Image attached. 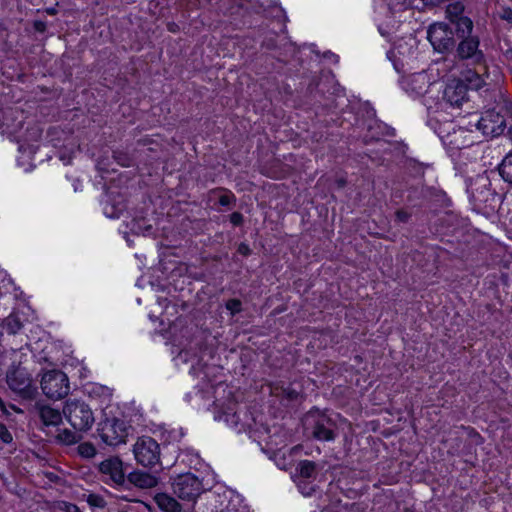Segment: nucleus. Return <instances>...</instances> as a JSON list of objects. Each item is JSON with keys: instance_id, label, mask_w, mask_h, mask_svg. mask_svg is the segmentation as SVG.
<instances>
[{"instance_id": "22", "label": "nucleus", "mask_w": 512, "mask_h": 512, "mask_svg": "<svg viewBox=\"0 0 512 512\" xmlns=\"http://www.w3.org/2000/svg\"><path fill=\"white\" fill-rule=\"evenodd\" d=\"M454 24L456 25V30L459 37L463 38L472 36L471 32L473 30V22L470 18L463 16L462 18L455 21Z\"/></svg>"}, {"instance_id": "6", "label": "nucleus", "mask_w": 512, "mask_h": 512, "mask_svg": "<svg viewBox=\"0 0 512 512\" xmlns=\"http://www.w3.org/2000/svg\"><path fill=\"white\" fill-rule=\"evenodd\" d=\"M127 426L120 419H106L100 428V437L107 445L118 446L126 442Z\"/></svg>"}, {"instance_id": "39", "label": "nucleus", "mask_w": 512, "mask_h": 512, "mask_svg": "<svg viewBox=\"0 0 512 512\" xmlns=\"http://www.w3.org/2000/svg\"><path fill=\"white\" fill-rule=\"evenodd\" d=\"M169 30H170V31H175V30H174V27H172V25H170Z\"/></svg>"}, {"instance_id": "18", "label": "nucleus", "mask_w": 512, "mask_h": 512, "mask_svg": "<svg viewBox=\"0 0 512 512\" xmlns=\"http://www.w3.org/2000/svg\"><path fill=\"white\" fill-rule=\"evenodd\" d=\"M154 501L163 512H181V504L167 493H157Z\"/></svg>"}, {"instance_id": "36", "label": "nucleus", "mask_w": 512, "mask_h": 512, "mask_svg": "<svg viewBox=\"0 0 512 512\" xmlns=\"http://www.w3.org/2000/svg\"><path fill=\"white\" fill-rule=\"evenodd\" d=\"M396 216H397L398 220H400L402 222H405L408 219V214L404 211H398L396 213Z\"/></svg>"}, {"instance_id": "7", "label": "nucleus", "mask_w": 512, "mask_h": 512, "mask_svg": "<svg viewBox=\"0 0 512 512\" xmlns=\"http://www.w3.org/2000/svg\"><path fill=\"white\" fill-rule=\"evenodd\" d=\"M474 126L485 137H497L501 135L505 129L504 117L495 110H487L482 113L481 117L475 122Z\"/></svg>"}, {"instance_id": "29", "label": "nucleus", "mask_w": 512, "mask_h": 512, "mask_svg": "<svg viewBox=\"0 0 512 512\" xmlns=\"http://www.w3.org/2000/svg\"><path fill=\"white\" fill-rule=\"evenodd\" d=\"M79 452L82 456L90 458L96 453L94 446L90 443H83L79 445Z\"/></svg>"}, {"instance_id": "32", "label": "nucleus", "mask_w": 512, "mask_h": 512, "mask_svg": "<svg viewBox=\"0 0 512 512\" xmlns=\"http://www.w3.org/2000/svg\"><path fill=\"white\" fill-rule=\"evenodd\" d=\"M59 509L64 512H82L78 506L69 502H62L59 505Z\"/></svg>"}, {"instance_id": "21", "label": "nucleus", "mask_w": 512, "mask_h": 512, "mask_svg": "<svg viewBox=\"0 0 512 512\" xmlns=\"http://www.w3.org/2000/svg\"><path fill=\"white\" fill-rule=\"evenodd\" d=\"M300 479L309 480L315 477V464L309 460L301 461L297 466Z\"/></svg>"}, {"instance_id": "23", "label": "nucleus", "mask_w": 512, "mask_h": 512, "mask_svg": "<svg viewBox=\"0 0 512 512\" xmlns=\"http://www.w3.org/2000/svg\"><path fill=\"white\" fill-rule=\"evenodd\" d=\"M464 5L461 2L449 4L446 8L447 18L454 23L463 17Z\"/></svg>"}, {"instance_id": "24", "label": "nucleus", "mask_w": 512, "mask_h": 512, "mask_svg": "<svg viewBox=\"0 0 512 512\" xmlns=\"http://www.w3.org/2000/svg\"><path fill=\"white\" fill-rule=\"evenodd\" d=\"M80 438L81 436L79 434L68 429L60 431L56 436L57 441L65 445L75 444L80 440Z\"/></svg>"}, {"instance_id": "27", "label": "nucleus", "mask_w": 512, "mask_h": 512, "mask_svg": "<svg viewBox=\"0 0 512 512\" xmlns=\"http://www.w3.org/2000/svg\"><path fill=\"white\" fill-rule=\"evenodd\" d=\"M87 503L92 507L103 508L105 506V500L103 497L97 494H89L87 496Z\"/></svg>"}, {"instance_id": "26", "label": "nucleus", "mask_w": 512, "mask_h": 512, "mask_svg": "<svg viewBox=\"0 0 512 512\" xmlns=\"http://www.w3.org/2000/svg\"><path fill=\"white\" fill-rule=\"evenodd\" d=\"M414 0H393L389 3L392 12H399L408 8H412Z\"/></svg>"}, {"instance_id": "28", "label": "nucleus", "mask_w": 512, "mask_h": 512, "mask_svg": "<svg viewBox=\"0 0 512 512\" xmlns=\"http://www.w3.org/2000/svg\"><path fill=\"white\" fill-rule=\"evenodd\" d=\"M298 488L304 496H310L314 491V486L304 479H299Z\"/></svg>"}, {"instance_id": "14", "label": "nucleus", "mask_w": 512, "mask_h": 512, "mask_svg": "<svg viewBox=\"0 0 512 512\" xmlns=\"http://www.w3.org/2000/svg\"><path fill=\"white\" fill-rule=\"evenodd\" d=\"M440 137L445 144L450 145L454 149L469 147L474 143V140L469 137V132L462 127L453 128L452 132H448L447 135H441Z\"/></svg>"}, {"instance_id": "12", "label": "nucleus", "mask_w": 512, "mask_h": 512, "mask_svg": "<svg viewBox=\"0 0 512 512\" xmlns=\"http://www.w3.org/2000/svg\"><path fill=\"white\" fill-rule=\"evenodd\" d=\"M467 85L461 80L450 81L444 90V100L452 107H460L467 101Z\"/></svg>"}, {"instance_id": "16", "label": "nucleus", "mask_w": 512, "mask_h": 512, "mask_svg": "<svg viewBox=\"0 0 512 512\" xmlns=\"http://www.w3.org/2000/svg\"><path fill=\"white\" fill-rule=\"evenodd\" d=\"M127 479L131 484L141 489L156 487L159 482L157 476L141 470L129 473Z\"/></svg>"}, {"instance_id": "11", "label": "nucleus", "mask_w": 512, "mask_h": 512, "mask_svg": "<svg viewBox=\"0 0 512 512\" xmlns=\"http://www.w3.org/2000/svg\"><path fill=\"white\" fill-rule=\"evenodd\" d=\"M477 36L463 37L457 47V56L462 60H470L474 64H480L484 60V54L479 49Z\"/></svg>"}, {"instance_id": "31", "label": "nucleus", "mask_w": 512, "mask_h": 512, "mask_svg": "<svg viewBox=\"0 0 512 512\" xmlns=\"http://www.w3.org/2000/svg\"><path fill=\"white\" fill-rule=\"evenodd\" d=\"M0 439L6 443L9 444L13 441L12 434L7 429L6 425L0 422Z\"/></svg>"}, {"instance_id": "30", "label": "nucleus", "mask_w": 512, "mask_h": 512, "mask_svg": "<svg viewBox=\"0 0 512 512\" xmlns=\"http://www.w3.org/2000/svg\"><path fill=\"white\" fill-rule=\"evenodd\" d=\"M226 308L235 315L241 311V302L238 299H230L226 302Z\"/></svg>"}, {"instance_id": "3", "label": "nucleus", "mask_w": 512, "mask_h": 512, "mask_svg": "<svg viewBox=\"0 0 512 512\" xmlns=\"http://www.w3.org/2000/svg\"><path fill=\"white\" fill-rule=\"evenodd\" d=\"M40 384L43 393L52 400H60L70 392L68 376L60 370H50L44 373Z\"/></svg>"}, {"instance_id": "37", "label": "nucleus", "mask_w": 512, "mask_h": 512, "mask_svg": "<svg viewBox=\"0 0 512 512\" xmlns=\"http://www.w3.org/2000/svg\"><path fill=\"white\" fill-rule=\"evenodd\" d=\"M239 251L243 254H247L249 251V248L246 245H240Z\"/></svg>"}, {"instance_id": "33", "label": "nucleus", "mask_w": 512, "mask_h": 512, "mask_svg": "<svg viewBox=\"0 0 512 512\" xmlns=\"http://www.w3.org/2000/svg\"><path fill=\"white\" fill-rule=\"evenodd\" d=\"M235 198H234V195L231 194V193H226V194H223L220 196L219 198V203L220 205L222 206H228L229 204H231L232 201H234Z\"/></svg>"}, {"instance_id": "34", "label": "nucleus", "mask_w": 512, "mask_h": 512, "mask_svg": "<svg viewBox=\"0 0 512 512\" xmlns=\"http://www.w3.org/2000/svg\"><path fill=\"white\" fill-rule=\"evenodd\" d=\"M230 221L233 225L239 226L243 222V215L240 212H233L230 215Z\"/></svg>"}, {"instance_id": "4", "label": "nucleus", "mask_w": 512, "mask_h": 512, "mask_svg": "<svg viewBox=\"0 0 512 512\" xmlns=\"http://www.w3.org/2000/svg\"><path fill=\"white\" fill-rule=\"evenodd\" d=\"M133 454L137 463L143 467H153L160 462V446L150 436H142L133 445Z\"/></svg>"}, {"instance_id": "5", "label": "nucleus", "mask_w": 512, "mask_h": 512, "mask_svg": "<svg viewBox=\"0 0 512 512\" xmlns=\"http://www.w3.org/2000/svg\"><path fill=\"white\" fill-rule=\"evenodd\" d=\"M173 493L184 501L194 502L203 492L202 482L192 473L178 475L172 482Z\"/></svg>"}, {"instance_id": "9", "label": "nucleus", "mask_w": 512, "mask_h": 512, "mask_svg": "<svg viewBox=\"0 0 512 512\" xmlns=\"http://www.w3.org/2000/svg\"><path fill=\"white\" fill-rule=\"evenodd\" d=\"M306 424H313V436L318 440L331 441L335 438L332 430L333 423L318 411H311L305 418Z\"/></svg>"}, {"instance_id": "8", "label": "nucleus", "mask_w": 512, "mask_h": 512, "mask_svg": "<svg viewBox=\"0 0 512 512\" xmlns=\"http://www.w3.org/2000/svg\"><path fill=\"white\" fill-rule=\"evenodd\" d=\"M427 38L434 50L443 53L453 47V32L450 27L442 22L430 25Z\"/></svg>"}, {"instance_id": "2", "label": "nucleus", "mask_w": 512, "mask_h": 512, "mask_svg": "<svg viewBox=\"0 0 512 512\" xmlns=\"http://www.w3.org/2000/svg\"><path fill=\"white\" fill-rule=\"evenodd\" d=\"M63 415L77 431L89 430L95 420L91 408L84 401L75 399L65 402Z\"/></svg>"}, {"instance_id": "25", "label": "nucleus", "mask_w": 512, "mask_h": 512, "mask_svg": "<svg viewBox=\"0 0 512 512\" xmlns=\"http://www.w3.org/2000/svg\"><path fill=\"white\" fill-rule=\"evenodd\" d=\"M466 81L468 82V84H466L467 87L474 90L481 89L485 84L484 79L480 76V74L473 71H468Z\"/></svg>"}, {"instance_id": "35", "label": "nucleus", "mask_w": 512, "mask_h": 512, "mask_svg": "<svg viewBox=\"0 0 512 512\" xmlns=\"http://www.w3.org/2000/svg\"><path fill=\"white\" fill-rule=\"evenodd\" d=\"M501 18L512 23V10L510 8L504 9Z\"/></svg>"}, {"instance_id": "19", "label": "nucleus", "mask_w": 512, "mask_h": 512, "mask_svg": "<svg viewBox=\"0 0 512 512\" xmlns=\"http://www.w3.org/2000/svg\"><path fill=\"white\" fill-rule=\"evenodd\" d=\"M498 169L502 179L512 186V153H509L504 157Z\"/></svg>"}, {"instance_id": "17", "label": "nucleus", "mask_w": 512, "mask_h": 512, "mask_svg": "<svg viewBox=\"0 0 512 512\" xmlns=\"http://www.w3.org/2000/svg\"><path fill=\"white\" fill-rule=\"evenodd\" d=\"M38 414L40 420L45 426H57L62 423V414L58 409L50 405L38 406Z\"/></svg>"}, {"instance_id": "38", "label": "nucleus", "mask_w": 512, "mask_h": 512, "mask_svg": "<svg viewBox=\"0 0 512 512\" xmlns=\"http://www.w3.org/2000/svg\"><path fill=\"white\" fill-rule=\"evenodd\" d=\"M48 12H49L50 14H54V13H55V10H54V9H49V10H48Z\"/></svg>"}, {"instance_id": "10", "label": "nucleus", "mask_w": 512, "mask_h": 512, "mask_svg": "<svg viewBox=\"0 0 512 512\" xmlns=\"http://www.w3.org/2000/svg\"><path fill=\"white\" fill-rule=\"evenodd\" d=\"M432 81L427 72L422 71L404 77L401 86L412 97H420L428 92Z\"/></svg>"}, {"instance_id": "20", "label": "nucleus", "mask_w": 512, "mask_h": 512, "mask_svg": "<svg viewBox=\"0 0 512 512\" xmlns=\"http://www.w3.org/2000/svg\"><path fill=\"white\" fill-rule=\"evenodd\" d=\"M3 327L9 334H16L22 329L23 324L17 314L11 313L4 319Z\"/></svg>"}, {"instance_id": "1", "label": "nucleus", "mask_w": 512, "mask_h": 512, "mask_svg": "<svg viewBox=\"0 0 512 512\" xmlns=\"http://www.w3.org/2000/svg\"><path fill=\"white\" fill-rule=\"evenodd\" d=\"M6 382L14 393L24 399H33L37 394L32 376L20 364L10 366L6 374Z\"/></svg>"}, {"instance_id": "15", "label": "nucleus", "mask_w": 512, "mask_h": 512, "mask_svg": "<svg viewBox=\"0 0 512 512\" xmlns=\"http://www.w3.org/2000/svg\"><path fill=\"white\" fill-rule=\"evenodd\" d=\"M218 502L219 505L215 506V512H245L246 510L239 496L232 493L219 495Z\"/></svg>"}, {"instance_id": "13", "label": "nucleus", "mask_w": 512, "mask_h": 512, "mask_svg": "<svg viewBox=\"0 0 512 512\" xmlns=\"http://www.w3.org/2000/svg\"><path fill=\"white\" fill-rule=\"evenodd\" d=\"M99 471L108 476L115 484L121 485L125 481L123 463L117 457H110L99 464Z\"/></svg>"}]
</instances>
